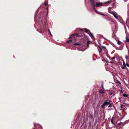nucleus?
Returning <instances> with one entry per match:
<instances>
[{"label": "nucleus", "mask_w": 129, "mask_h": 129, "mask_svg": "<svg viewBox=\"0 0 129 129\" xmlns=\"http://www.w3.org/2000/svg\"><path fill=\"white\" fill-rule=\"evenodd\" d=\"M76 36L78 37H80L81 36L79 35L78 34H74L73 35H71L69 37V39H72V40H70L68 41H67V43H69L70 42H76V39L74 37L75 36Z\"/></svg>", "instance_id": "f257e3e1"}, {"label": "nucleus", "mask_w": 129, "mask_h": 129, "mask_svg": "<svg viewBox=\"0 0 129 129\" xmlns=\"http://www.w3.org/2000/svg\"><path fill=\"white\" fill-rule=\"evenodd\" d=\"M111 14H112L114 17L117 19H118L119 18V16H118L117 13L115 12H110Z\"/></svg>", "instance_id": "f03ea898"}, {"label": "nucleus", "mask_w": 129, "mask_h": 129, "mask_svg": "<svg viewBox=\"0 0 129 129\" xmlns=\"http://www.w3.org/2000/svg\"><path fill=\"white\" fill-rule=\"evenodd\" d=\"M110 102V100H106L104 103L103 104L101 105L102 107V108H104L105 107V106H107L109 104Z\"/></svg>", "instance_id": "7ed1b4c3"}, {"label": "nucleus", "mask_w": 129, "mask_h": 129, "mask_svg": "<svg viewBox=\"0 0 129 129\" xmlns=\"http://www.w3.org/2000/svg\"><path fill=\"white\" fill-rule=\"evenodd\" d=\"M85 32L87 33L92 38H94L93 34L90 32L89 30L87 29H85Z\"/></svg>", "instance_id": "20e7f679"}, {"label": "nucleus", "mask_w": 129, "mask_h": 129, "mask_svg": "<svg viewBox=\"0 0 129 129\" xmlns=\"http://www.w3.org/2000/svg\"><path fill=\"white\" fill-rule=\"evenodd\" d=\"M105 6L104 3L101 2H97L95 4V6L96 7H98L101 6Z\"/></svg>", "instance_id": "39448f33"}, {"label": "nucleus", "mask_w": 129, "mask_h": 129, "mask_svg": "<svg viewBox=\"0 0 129 129\" xmlns=\"http://www.w3.org/2000/svg\"><path fill=\"white\" fill-rule=\"evenodd\" d=\"M90 2L91 3V5L93 8L94 9L95 2L94 0H90Z\"/></svg>", "instance_id": "423d86ee"}, {"label": "nucleus", "mask_w": 129, "mask_h": 129, "mask_svg": "<svg viewBox=\"0 0 129 129\" xmlns=\"http://www.w3.org/2000/svg\"><path fill=\"white\" fill-rule=\"evenodd\" d=\"M94 11L97 14H98L100 15H103L104 16H106L103 13H101V12H99L98 10H96L95 9V8H94V9H93Z\"/></svg>", "instance_id": "0eeeda50"}, {"label": "nucleus", "mask_w": 129, "mask_h": 129, "mask_svg": "<svg viewBox=\"0 0 129 129\" xmlns=\"http://www.w3.org/2000/svg\"><path fill=\"white\" fill-rule=\"evenodd\" d=\"M97 49L98 50L99 53H101L102 52V49L100 47L98 46L97 47Z\"/></svg>", "instance_id": "6e6552de"}, {"label": "nucleus", "mask_w": 129, "mask_h": 129, "mask_svg": "<svg viewBox=\"0 0 129 129\" xmlns=\"http://www.w3.org/2000/svg\"><path fill=\"white\" fill-rule=\"evenodd\" d=\"M116 41L117 42V44L118 45H122L123 44V43L122 42L120 41L119 40H117Z\"/></svg>", "instance_id": "1a4fd4ad"}, {"label": "nucleus", "mask_w": 129, "mask_h": 129, "mask_svg": "<svg viewBox=\"0 0 129 129\" xmlns=\"http://www.w3.org/2000/svg\"><path fill=\"white\" fill-rule=\"evenodd\" d=\"M99 92L100 93L102 94H103L105 93V92L104 90L103 89H102L99 90Z\"/></svg>", "instance_id": "9d476101"}, {"label": "nucleus", "mask_w": 129, "mask_h": 129, "mask_svg": "<svg viewBox=\"0 0 129 129\" xmlns=\"http://www.w3.org/2000/svg\"><path fill=\"white\" fill-rule=\"evenodd\" d=\"M112 0H111L110 1H109L104 3V4H107V3H110L112 2Z\"/></svg>", "instance_id": "9b49d317"}, {"label": "nucleus", "mask_w": 129, "mask_h": 129, "mask_svg": "<svg viewBox=\"0 0 129 129\" xmlns=\"http://www.w3.org/2000/svg\"><path fill=\"white\" fill-rule=\"evenodd\" d=\"M125 58L128 61H129V57L127 56H125Z\"/></svg>", "instance_id": "f8f14e48"}, {"label": "nucleus", "mask_w": 129, "mask_h": 129, "mask_svg": "<svg viewBox=\"0 0 129 129\" xmlns=\"http://www.w3.org/2000/svg\"><path fill=\"white\" fill-rule=\"evenodd\" d=\"M123 96L125 97H127L128 96V95L126 94H123Z\"/></svg>", "instance_id": "ddd939ff"}, {"label": "nucleus", "mask_w": 129, "mask_h": 129, "mask_svg": "<svg viewBox=\"0 0 129 129\" xmlns=\"http://www.w3.org/2000/svg\"><path fill=\"white\" fill-rule=\"evenodd\" d=\"M113 118H114L113 117H112V118L111 119V123H112L113 124H114V123H113Z\"/></svg>", "instance_id": "4468645a"}, {"label": "nucleus", "mask_w": 129, "mask_h": 129, "mask_svg": "<svg viewBox=\"0 0 129 129\" xmlns=\"http://www.w3.org/2000/svg\"><path fill=\"white\" fill-rule=\"evenodd\" d=\"M102 84L101 85V86H102V89H103L104 87H103V82H102Z\"/></svg>", "instance_id": "2eb2a0df"}, {"label": "nucleus", "mask_w": 129, "mask_h": 129, "mask_svg": "<svg viewBox=\"0 0 129 129\" xmlns=\"http://www.w3.org/2000/svg\"><path fill=\"white\" fill-rule=\"evenodd\" d=\"M126 41L128 42H129V38H127V37H126Z\"/></svg>", "instance_id": "dca6fc26"}, {"label": "nucleus", "mask_w": 129, "mask_h": 129, "mask_svg": "<svg viewBox=\"0 0 129 129\" xmlns=\"http://www.w3.org/2000/svg\"><path fill=\"white\" fill-rule=\"evenodd\" d=\"M80 44V43H76L74 44H73L74 45H79Z\"/></svg>", "instance_id": "f3484780"}, {"label": "nucleus", "mask_w": 129, "mask_h": 129, "mask_svg": "<svg viewBox=\"0 0 129 129\" xmlns=\"http://www.w3.org/2000/svg\"><path fill=\"white\" fill-rule=\"evenodd\" d=\"M116 82L117 83H118L120 84H121V83L118 80H117L116 81Z\"/></svg>", "instance_id": "a211bd4d"}, {"label": "nucleus", "mask_w": 129, "mask_h": 129, "mask_svg": "<svg viewBox=\"0 0 129 129\" xmlns=\"http://www.w3.org/2000/svg\"><path fill=\"white\" fill-rule=\"evenodd\" d=\"M90 42V41H88L87 43V46H88L89 45V43Z\"/></svg>", "instance_id": "6ab92c4d"}, {"label": "nucleus", "mask_w": 129, "mask_h": 129, "mask_svg": "<svg viewBox=\"0 0 129 129\" xmlns=\"http://www.w3.org/2000/svg\"><path fill=\"white\" fill-rule=\"evenodd\" d=\"M48 31H49V32L51 36H52V34H51V33L50 32V30L49 29H48Z\"/></svg>", "instance_id": "aec40b11"}, {"label": "nucleus", "mask_w": 129, "mask_h": 129, "mask_svg": "<svg viewBox=\"0 0 129 129\" xmlns=\"http://www.w3.org/2000/svg\"><path fill=\"white\" fill-rule=\"evenodd\" d=\"M125 67L124 66H122L121 67V68L123 69H125Z\"/></svg>", "instance_id": "412c9836"}, {"label": "nucleus", "mask_w": 129, "mask_h": 129, "mask_svg": "<svg viewBox=\"0 0 129 129\" xmlns=\"http://www.w3.org/2000/svg\"><path fill=\"white\" fill-rule=\"evenodd\" d=\"M115 58V57H112V58H111V59H114Z\"/></svg>", "instance_id": "4be33fe9"}, {"label": "nucleus", "mask_w": 129, "mask_h": 129, "mask_svg": "<svg viewBox=\"0 0 129 129\" xmlns=\"http://www.w3.org/2000/svg\"><path fill=\"white\" fill-rule=\"evenodd\" d=\"M109 105L108 107V108H109L111 106V104H110V103H109Z\"/></svg>", "instance_id": "5701e85b"}, {"label": "nucleus", "mask_w": 129, "mask_h": 129, "mask_svg": "<svg viewBox=\"0 0 129 129\" xmlns=\"http://www.w3.org/2000/svg\"><path fill=\"white\" fill-rule=\"evenodd\" d=\"M123 65L124 66H125V62L124 61L123 62Z\"/></svg>", "instance_id": "b1692460"}, {"label": "nucleus", "mask_w": 129, "mask_h": 129, "mask_svg": "<svg viewBox=\"0 0 129 129\" xmlns=\"http://www.w3.org/2000/svg\"><path fill=\"white\" fill-rule=\"evenodd\" d=\"M128 101L129 102V99H128ZM128 105V106H129V102L127 104Z\"/></svg>", "instance_id": "393cba45"}, {"label": "nucleus", "mask_w": 129, "mask_h": 129, "mask_svg": "<svg viewBox=\"0 0 129 129\" xmlns=\"http://www.w3.org/2000/svg\"><path fill=\"white\" fill-rule=\"evenodd\" d=\"M128 64L127 63H126V64H125V66H128Z\"/></svg>", "instance_id": "a878e982"}, {"label": "nucleus", "mask_w": 129, "mask_h": 129, "mask_svg": "<svg viewBox=\"0 0 129 129\" xmlns=\"http://www.w3.org/2000/svg\"><path fill=\"white\" fill-rule=\"evenodd\" d=\"M45 5H46L47 4V3L46 2L45 3Z\"/></svg>", "instance_id": "bb28decb"}, {"label": "nucleus", "mask_w": 129, "mask_h": 129, "mask_svg": "<svg viewBox=\"0 0 129 129\" xmlns=\"http://www.w3.org/2000/svg\"><path fill=\"white\" fill-rule=\"evenodd\" d=\"M46 9H47L48 10V7H47V8H46Z\"/></svg>", "instance_id": "cd10ccee"}, {"label": "nucleus", "mask_w": 129, "mask_h": 129, "mask_svg": "<svg viewBox=\"0 0 129 129\" xmlns=\"http://www.w3.org/2000/svg\"><path fill=\"white\" fill-rule=\"evenodd\" d=\"M127 67H129V64H128V66H127Z\"/></svg>", "instance_id": "c85d7f7f"}, {"label": "nucleus", "mask_w": 129, "mask_h": 129, "mask_svg": "<svg viewBox=\"0 0 129 129\" xmlns=\"http://www.w3.org/2000/svg\"><path fill=\"white\" fill-rule=\"evenodd\" d=\"M84 50H82V51H84Z\"/></svg>", "instance_id": "c756f323"}]
</instances>
